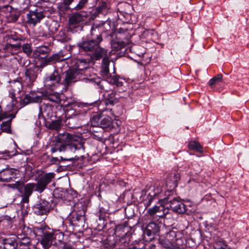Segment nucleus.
Masks as SVG:
<instances>
[{"label": "nucleus", "mask_w": 249, "mask_h": 249, "mask_svg": "<svg viewBox=\"0 0 249 249\" xmlns=\"http://www.w3.org/2000/svg\"><path fill=\"white\" fill-rule=\"evenodd\" d=\"M54 173H42L39 175L36 179V183H29L24 186V192L22 196V201L27 203L29 197L32 195L33 191L42 193L46 188L47 185L52 182L55 178Z\"/></svg>", "instance_id": "obj_1"}, {"label": "nucleus", "mask_w": 249, "mask_h": 249, "mask_svg": "<svg viewBox=\"0 0 249 249\" xmlns=\"http://www.w3.org/2000/svg\"><path fill=\"white\" fill-rule=\"evenodd\" d=\"M55 139L53 142V147L51 148L53 153L58 151L71 153L78 149L79 138L75 135L69 133H60Z\"/></svg>", "instance_id": "obj_2"}, {"label": "nucleus", "mask_w": 249, "mask_h": 249, "mask_svg": "<svg viewBox=\"0 0 249 249\" xmlns=\"http://www.w3.org/2000/svg\"><path fill=\"white\" fill-rule=\"evenodd\" d=\"M78 72L73 68H70L66 73L64 83H61V77L57 71H55L45 80V85L51 87L53 89L59 85H64L68 87L76 81Z\"/></svg>", "instance_id": "obj_3"}, {"label": "nucleus", "mask_w": 249, "mask_h": 249, "mask_svg": "<svg viewBox=\"0 0 249 249\" xmlns=\"http://www.w3.org/2000/svg\"><path fill=\"white\" fill-rule=\"evenodd\" d=\"M100 44L95 39L90 38L78 43L77 46L80 50L92 53V60H98L107 53V50L101 47Z\"/></svg>", "instance_id": "obj_4"}, {"label": "nucleus", "mask_w": 249, "mask_h": 249, "mask_svg": "<svg viewBox=\"0 0 249 249\" xmlns=\"http://www.w3.org/2000/svg\"><path fill=\"white\" fill-rule=\"evenodd\" d=\"M36 232L38 235L42 236L41 234H43L41 240V244L45 249H48L53 244H56L57 242H61L64 236L63 234L59 231L45 232L44 229L38 228Z\"/></svg>", "instance_id": "obj_5"}, {"label": "nucleus", "mask_w": 249, "mask_h": 249, "mask_svg": "<svg viewBox=\"0 0 249 249\" xmlns=\"http://www.w3.org/2000/svg\"><path fill=\"white\" fill-rule=\"evenodd\" d=\"M167 196L164 198L165 203L169 204L171 209L178 213H184L186 212V206L178 197H172L170 195H166Z\"/></svg>", "instance_id": "obj_6"}, {"label": "nucleus", "mask_w": 249, "mask_h": 249, "mask_svg": "<svg viewBox=\"0 0 249 249\" xmlns=\"http://www.w3.org/2000/svg\"><path fill=\"white\" fill-rule=\"evenodd\" d=\"M159 225L154 222H150L143 231V239L146 242L151 241L154 238V235L160 231Z\"/></svg>", "instance_id": "obj_7"}, {"label": "nucleus", "mask_w": 249, "mask_h": 249, "mask_svg": "<svg viewBox=\"0 0 249 249\" xmlns=\"http://www.w3.org/2000/svg\"><path fill=\"white\" fill-rule=\"evenodd\" d=\"M73 1L74 0H63V2L58 3L57 4L58 10L64 13L70 9V5ZM87 2L88 0H80L78 3L72 9L76 11L81 10Z\"/></svg>", "instance_id": "obj_8"}, {"label": "nucleus", "mask_w": 249, "mask_h": 249, "mask_svg": "<svg viewBox=\"0 0 249 249\" xmlns=\"http://www.w3.org/2000/svg\"><path fill=\"white\" fill-rule=\"evenodd\" d=\"M51 209V204L44 199H40L33 207L34 213L38 215L47 214Z\"/></svg>", "instance_id": "obj_9"}, {"label": "nucleus", "mask_w": 249, "mask_h": 249, "mask_svg": "<svg viewBox=\"0 0 249 249\" xmlns=\"http://www.w3.org/2000/svg\"><path fill=\"white\" fill-rule=\"evenodd\" d=\"M116 116L114 114L112 109H106L103 110L100 117V124L102 128H107L111 126L113 118Z\"/></svg>", "instance_id": "obj_10"}, {"label": "nucleus", "mask_w": 249, "mask_h": 249, "mask_svg": "<svg viewBox=\"0 0 249 249\" xmlns=\"http://www.w3.org/2000/svg\"><path fill=\"white\" fill-rule=\"evenodd\" d=\"M180 179V176L178 172L172 173L168 175L166 181V187L167 191V195H170L172 192L178 185V182ZM167 194H166V195Z\"/></svg>", "instance_id": "obj_11"}, {"label": "nucleus", "mask_w": 249, "mask_h": 249, "mask_svg": "<svg viewBox=\"0 0 249 249\" xmlns=\"http://www.w3.org/2000/svg\"><path fill=\"white\" fill-rule=\"evenodd\" d=\"M21 44L20 42L15 44L12 43V41L7 42L3 47V50L7 53V55L10 54L14 55L20 51Z\"/></svg>", "instance_id": "obj_12"}, {"label": "nucleus", "mask_w": 249, "mask_h": 249, "mask_svg": "<svg viewBox=\"0 0 249 249\" xmlns=\"http://www.w3.org/2000/svg\"><path fill=\"white\" fill-rule=\"evenodd\" d=\"M103 30L102 25L93 24L90 29L91 38L95 39V41L100 43L103 41L102 34Z\"/></svg>", "instance_id": "obj_13"}, {"label": "nucleus", "mask_w": 249, "mask_h": 249, "mask_svg": "<svg viewBox=\"0 0 249 249\" xmlns=\"http://www.w3.org/2000/svg\"><path fill=\"white\" fill-rule=\"evenodd\" d=\"M165 237L178 246H181L183 244L182 234L179 231H170L166 234Z\"/></svg>", "instance_id": "obj_14"}, {"label": "nucleus", "mask_w": 249, "mask_h": 249, "mask_svg": "<svg viewBox=\"0 0 249 249\" xmlns=\"http://www.w3.org/2000/svg\"><path fill=\"white\" fill-rule=\"evenodd\" d=\"M44 18V16L43 14L41 12H38L37 10L30 11L29 13L27 14L28 23L33 24L34 25L39 22Z\"/></svg>", "instance_id": "obj_15"}, {"label": "nucleus", "mask_w": 249, "mask_h": 249, "mask_svg": "<svg viewBox=\"0 0 249 249\" xmlns=\"http://www.w3.org/2000/svg\"><path fill=\"white\" fill-rule=\"evenodd\" d=\"M16 170L13 169H7L0 172V181L9 182L16 178Z\"/></svg>", "instance_id": "obj_16"}, {"label": "nucleus", "mask_w": 249, "mask_h": 249, "mask_svg": "<svg viewBox=\"0 0 249 249\" xmlns=\"http://www.w3.org/2000/svg\"><path fill=\"white\" fill-rule=\"evenodd\" d=\"M25 74V81L27 85H32L37 77L36 69V68L28 69L26 70Z\"/></svg>", "instance_id": "obj_17"}, {"label": "nucleus", "mask_w": 249, "mask_h": 249, "mask_svg": "<svg viewBox=\"0 0 249 249\" xmlns=\"http://www.w3.org/2000/svg\"><path fill=\"white\" fill-rule=\"evenodd\" d=\"M42 98L52 102L59 104L61 102L60 94L56 92H46L43 93Z\"/></svg>", "instance_id": "obj_18"}, {"label": "nucleus", "mask_w": 249, "mask_h": 249, "mask_svg": "<svg viewBox=\"0 0 249 249\" xmlns=\"http://www.w3.org/2000/svg\"><path fill=\"white\" fill-rule=\"evenodd\" d=\"M107 53L108 52H107V54L102 57H103V59L102 60L101 72L103 76L105 77V78H108V76H109V70L108 66L110 63L109 56H110V54L108 56Z\"/></svg>", "instance_id": "obj_19"}, {"label": "nucleus", "mask_w": 249, "mask_h": 249, "mask_svg": "<svg viewBox=\"0 0 249 249\" xmlns=\"http://www.w3.org/2000/svg\"><path fill=\"white\" fill-rule=\"evenodd\" d=\"M162 191V184L160 181H156L153 184L151 185L148 190V192L149 195L151 196H155L159 195Z\"/></svg>", "instance_id": "obj_20"}, {"label": "nucleus", "mask_w": 249, "mask_h": 249, "mask_svg": "<svg viewBox=\"0 0 249 249\" xmlns=\"http://www.w3.org/2000/svg\"><path fill=\"white\" fill-rule=\"evenodd\" d=\"M50 52L49 48L46 46H41L37 48L33 52V56L36 58H45Z\"/></svg>", "instance_id": "obj_21"}, {"label": "nucleus", "mask_w": 249, "mask_h": 249, "mask_svg": "<svg viewBox=\"0 0 249 249\" xmlns=\"http://www.w3.org/2000/svg\"><path fill=\"white\" fill-rule=\"evenodd\" d=\"M83 21V16L79 13H73L69 18V24L70 26L75 27Z\"/></svg>", "instance_id": "obj_22"}, {"label": "nucleus", "mask_w": 249, "mask_h": 249, "mask_svg": "<svg viewBox=\"0 0 249 249\" xmlns=\"http://www.w3.org/2000/svg\"><path fill=\"white\" fill-rule=\"evenodd\" d=\"M4 249H15L18 242L15 237H8L2 240Z\"/></svg>", "instance_id": "obj_23"}, {"label": "nucleus", "mask_w": 249, "mask_h": 249, "mask_svg": "<svg viewBox=\"0 0 249 249\" xmlns=\"http://www.w3.org/2000/svg\"><path fill=\"white\" fill-rule=\"evenodd\" d=\"M68 57L64 58L61 53H54L49 58L45 59L44 63L45 65L54 63L57 62L62 61L67 59Z\"/></svg>", "instance_id": "obj_24"}, {"label": "nucleus", "mask_w": 249, "mask_h": 249, "mask_svg": "<svg viewBox=\"0 0 249 249\" xmlns=\"http://www.w3.org/2000/svg\"><path fill=\"white\" fill-rule=\"evenodd\" d=\"M66 123L70 128L79 127L81 124L79 123V117L77 116V114H74V117H67Z\"/></svg>", "instance_id": "obj_25"}, {"label": "nucleus", "mask_w": 249, "mask_h": 249, "mask_svg": "<svg viewBox=\"0 0 249 249\" xmlns=\"http://www.w3.org/2000/svg\"><path fill=\"white\" fill-rule=\"evenodd\" d=\"M5 8L9 12V15L7 16L8 21L10 22L16 21L19 18V14L14 10L12 7L9 5H7Z\"/></svg>", "instance_id": "obj_26"}, {"label": "nucleus", "mask_w": 249, "mask_h": 249, "mask_svg": "<svg viewBox=\"0 0 249 249\" xmlns=\"http://www.w3.org/2000/svg\"><path fill=\"white\" fill-rule=\"evenodd\" d=\"M118 102L119 98L116 97V93L113 91L105 98L104 103L106 105H113Z\"/></svg>", "instance_id": "obj_27"}, {"label": "nucleus", "mask_w": 249, "mask_h": 249, "mask_svg": "<svg viewBox=\"0 0 249 249\" xmlns=\"http://www.w3.org/2000/svg\"><path fill=\"white\" fill-rule=\"evenodd\" d=\"M41 101V98L39 96H35L32 94L31 95H26L23 98L22 102L25 105L30 103H38Z\"/></svg>", "instance_id": "obj_28"}, {"label": "nucleus", "mask_w": 249, "mask_h": 249, "mask_svg": "<svg viewBox=\"0 0 249 249\" xmlns=\"http://www.w3.org/2000/svg\"><path fill=\"white\" fill-rule=\"evenodd\" d=\"M107 78L110 83L115 85L117 87H121L123 86V79L118 76L115 75L111 76L109 74Z\"/></svg>", "instance_id": "obj_29"}, {"label": "nucleus", "mask_w": 249, "mask_h": 249, "mask_svg": "<svg viewBox=\"0 0 249 249\" xmlns=\"http://www.w3.org/2000/svg\"><path fill=\"white\" fill-rule=\"evenodd\" d=\"M88 64L85 60L77 59L75 63V67L73 68L76 71H82L88 68Z\"/></svg>", "instance_id": "obj_30"}, {"label": "nucleus", "mask_w": 249, "mask_h": 249, "mask_svg": "<svg viewBox=\"0 0 249 249\" xmlns=\"http://www.w3.org/2000/svg\"><path fill=\"white\" fill-rule=\"evenodd\" d=\"M31 231L32 230L29 227L24 226L22 230H19L18 231V234L15 238L16 239L17 238L18 242H19L24 239V238H26L27 237V233H25V232Z\"/></svg>", "instance_id": "obj_31"}, {"label": "nucleus", "mask_w": 249, "mask_h": 249, "mask_svg": "<svg viewBox=\"0 0 249 249\" xmlns=\"http://www.w3.org/2000/svg\"><path fill=\"white\" fill-rule=\"evenodd\" d=\"M188 147L190 150L200 153L203 152V147L198 142L195 141L190 142Z\"/></svg>", "instance_id": "obj_32"}, {"label": "nucleus", "mask_w": 249, "mask_h": 249, "mask_svg": "<svg viewBox=\"0 0 249 249\" xmlns=\"http://www.w3.org/2000/svg\"><path fill=\"white\" fill-rule=\"evenodd\" d=\"M162 210V207L155 206L152 208H149L147 210V213L151 217H153L157 213H159V214H157L159 217H161L162 214H160V213H161Z\"/></svg>", "instance_id": "obj_33"}, {"label": "nucleus", "mask_w": 249, "mask_h": 249, "mask_svg": "<svg viewBox=\"0 0 249 249\" xmlns=\"http://www.w3.org/2000/svg\"><path fill=\"white\" fill-rule=\"evenodd\" d=\"M111 45L112 50L115 51H119L125 46L124 42L119 40H112Z\"/></svg>", "instance_id": "obj_34"}, {"label": "nucleus", "mask_w": 249, "mask_h": 249, "mask_svg": "<svg viewBox=\"0 0 249 249\" xmlns=\"http://www.w3.org/2000/svg\"><path fill=\"white\" fill-rule=\"evenodd\" d=\"M213 249H231L223 240L215 241L213 244Z\"/></svg>", "instance_id": "obj_35"}, {"label": "nucleus", "mask_w": 249, "mask_h": 249, "mask_svg": "<svg viewBox=\"0 0 249 249\" xmlns=\"http://www.w3.org/2000/svg\"><path fill=\"white\" fill-rule=\"evenodd\" d=\"M159 244L166 249H170L172 248L174 243L172 241L168 240L165 237L164 239L160 238L159 240Z\"/></svg>", "instance_id": "obj_36"}, {"label": "nucleus", "mask_w": 249, "mask_h": 249, "mask_svg": "<svg viewBox=\"0 0 249 249\" xmlns=\"http://www.w3.org/2000/svg\"><path fill=\"white\" fill-rule=\"evenodd\" d=\"M7 42H10V41H12V43L13 42H16V43H18L23 40L20 36H18L16 34H11L10 35H8L7 36Z\"/></svg>", "instance_id": "obj_37"}, {"label": "nucleus", "mask_w": 249, "mask_h": 249, "mask_svg": "<svg viewBox=\"0 0 249 249\" xmlns=\"http://www.w3.org/2000/svg\"><path fill=\"white\" fill-rule=\"evenodd\" d=\"M59 25L56 21H53L49 26V30L50 35L54 34L58 30Z\"/></svg>", "instance_id": "obj_38"}, {"label": "nucleus", "mask_w": 249, "mask_h": 249, "mask_svg": "<svg viewBox=\"0 0 249 249\" xmlns=\"http://www.w3.org/2000/svg\"><path fill=\"white\" fill-rule=\"evenodd\" d=\"M222 75L221 74H218L213 78L210 79L209 82V85L211 87H213L219 82H221L222 80Z\"/></svg>", "instance_id": "obj_39"}, {"label": "nucleus", "mask_w": 249, "mask_h": 249, "mask_svg": "<svg viewBox=\"0 0 249 249\" xmlns=\"http://www.w3.org/2000/svg\"><path fill=\"white\" fill-rule=\"evenodd\" d=\"M77 107V105L76 104H74L72 105V107L71 109H69L66 113V117H74V114L76 113L77 116L79 117L80 115V111H76V109L75 107Z\"/></svg>", "instance_id": "obj_40"}, {"label": "nucleus", "mask_w": 249, "mask_h": 249, "mask_svg": "<svg viewBox=\"0 0 249 249\" xmlns=\"http://www.w3.org/2000/svg\"><path fill=\"white\" fill-rule=\"evenodd\" d=\"M61 127V121L58 120L53 121L49 126L50 129L58 131Z\"/></svg>", "instance_id": "obj_41"}, {"label": "nucleus", "mask_w": 249, "mask_h": 249, "mask_svg": "<svg viewBox=\"0 0 249 249\" xmlns=\"http://www.w3.org/2000/svg\"><path fill=\"white\" fill-rule=\"evenodd\" d=\"M11 120L3 122L0 126L1 130L6 132H9L11 131Z\"/></svg>", "instance_id": "obj_42"}, {"label": "nucleus", "mask_w": 249, "mask_h": 249, "mask_svg": "<svg viewBox=\"0 0 249 249\" xmlns=\"http://www.w3.org/2000/svg\"><path fill=\"white\" fill-rule=\"evenodd\" d=\"M21 47L23 53H26L28 56H29L32 53V49L30 44H23L22 45H21Z\"/></svg>", "instance_id": "obj_43"}, {"label": "nucleus", "mask_w": 249, "mask_h": 249, "mask_svg": "<svg viewBox=\"0 0 249 249\" xmlns=\"http://www.w3.org/2000/svg\"><path fill=\"white\" fill-rule=\"evenodd\" d=\"M155 197V196H150L149 193H148V195L146 196V198L144 199V200H143L144 206L146 207L149 206L151 205Z\"/></svg>", "instance_id": "obj_44"}, {"label": "nucleus", "mask_w": 249, "mask_h": 249, "mask_svg": "<svg viewBox=\"0 0 249 249\" xmlns=\"http://www.w3.org/2000/svg\"><path fill=\"white\" fill-rule=\"evenodd\" d=\"M18 244L19 245V246L23 245L29 247V246L31 244V239L27 236L26 238H24V239H23L20 242H18Z\"/></svg>", "instance_id": "obj_45"}, {"label": "nucleus", "mask_w": 249, "mask_h": 249, "mask_svg": "<svg viewBox=\"0 0 249 249\" xmlns=\"http://www.w3.org/2000/svg\"><path fill=\"white\" fill-rule=\"evenodd\" d=\"M14 91L19 92L21 88V84L19 82L15 81L11 85Z\"/></svg>", "instance_id": "obj_46"}, {"label": "nucleus", "mask_w": 249, "mask_h": 249, "mask_svg": "<svg viewBox=\"0 0 249 249\" xmlns=\"http://www.w3.org/2000/svg\"><path fill=\"white\" fill-rule=\"evenodd\" d=\"M83 206L81 202H78L76 203L73 206V210L74 211H80L81 209H83Z\"/></svg>", "instance_id": "obj_47"}, {"label": "nucleus", "mask_w": 249, "mask_h": 249, "mask_svg": "<svg viewBox=\"0 0 249 249\" xmlns=\"http://www.w3.org/2000/svg\"><path fill=\"white\" fill-rule=\"evenodd\" d=\"M98 83L99 84V85L98 86H99L101 89L104 90L106 91H108V89L106 88V86L107 85H104L107 84V82L106 81H102L101 82H98Z\"/></svg>", "instance_id": "obj_48"}, {"label": "nucleus", "mask_w": 249, "mask_h": 249, "mask_svg": "<svg viewBox=\"0 0 249 249\" xmlns=\"http://www.w3.org/2000/svg\"><path fill=\"white\" fill-rule=\"evenodd\" d=\"M107 212V210L104 209L103 208H100L99 210V213H100L99 218L101 219V217L103 216V214L106 213Z\"/></svg>", "instance_id": "obj_49"}, {"label": "nucleus", "mask_w": 249, "mask_h": 249, "mask_svg": "<svg viewBox=\"0 0 249 249\" xmlns=\"http://www.w3.org/2000/svg\"><path fill=\"white\" fill-rule=\"evenodd\" d=\"M1 110L0 111V112ZM7 117V114L5 112L0 113V122L4 118Z\"/></svg>", "instance_id": "obj_50"}, {"label": "nucleus", "mask_w": 249, "mask_h": 249, "mask_svg": "<svg viewBox=\"0 0 249 249\" xmlns=\"http://www.w3.org/2000/svg\"><path fill=\"white\" fill-rule=\"evenodd\" d=\"M50 161L52 162V163H56V164H57L58 162V161H59V160L57 158L52 157L51 158Z\"/></svg>", "instance_id": "obj_51"}, {"label": "nucleus", "mask_w": 249, "mask_h": 249, "mask_svg": "<svg viewBox=\"0 0 249 249\" xmlns=\"http://www.w3.org/2000/svg\"><path fill=\"white\" fill-rule=\"evenodd\" d=\"M63 193L64 194V197L65 199H68V200L70 201L71 197H69V193L68 192H63Z\"/></svg>", "instance_id": "obj_52"}, {"label": "nucleus", "mask_w": 249, "mask_h": 249, "mask_svg": "<svg viewBox=\"0 0 249 249\" xmlns=\"http://www.w3.org/2000/svg\"><path fill=\"white\" fill-rule=\"evenodd\" d=\"M62 160H71L73 159V157H69L68 158H64L62 157H61Z\"/></svg>", "instance_id": "obj_53"}, {"label": "nucleus", "mask_w": 249, "mask_h": 249, "mask_svg": "<svg viewBox=\"0 0 249 249\" xmlns=\"http://www.w3.org/2000/svg\"><path fill=\"white\" fill-rule=\"evenodd\" d=\"M72 248L70 245H65L64 246V249H72Z\"/></svg>", "instance_id": "obj_54"}, {"label": "nucleus", "mask_w": 249, "mask_h": 249, "mask_svg": "<svg viewBox=\"0 0 249 249\" xmlns=\"http://www.w3.org/2000/svg\"><path fill=\"white\" fill-rule=\"evenodd\" d=\"M122 226L121 225L118 226L116 228V231L120 230L122 228Z\"/></svg>", "instance_id": "obj_55"}, {"label": "nucleus", "mask_w": 249, "mask_h": 249, "mask_svg": "<svg viewBox=\"0 0 249 249\" xmlns=\"http://www.w3.org/2000/svg\"><path fill=\"white\" fill-rule=\"evenodd\" d=\"M11 120H12V119H13V118H14L15 117L16 115L15 114H11Z\"/></svg>", "instance_id": "obj_56"}]
</instances>
